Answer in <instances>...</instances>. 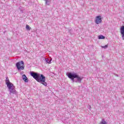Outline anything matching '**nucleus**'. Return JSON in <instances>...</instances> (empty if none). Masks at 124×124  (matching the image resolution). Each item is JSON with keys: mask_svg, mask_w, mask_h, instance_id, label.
Segmentation results:
<instances>
[{"mask_svg": "<svg viewBox=\"0 0 124 124\" xmlns=\"http://www.w3.org/2000/svg\"><path fill=\"white\" fill-rule=\"evenodd\" d=\"M89 109H90V110H91V108H92V107H91V106H89Z\"/></svg>", "mask_w": 124, "mask_h": 124, "instance_id": "ddd939ff", "label": "nucleus"}, {"mask_svg": "<svg viewBox=\"0 0 124 124\" xmlns=\"http://www.w3.org/2000/svg\"><path fill=\"white\" fill-rule=\"evenodd\" d=\"M46 5H49L50 4V1L51 0H45Z\"/></svg>", "mask_w": 124, "mask_h": 124, "instance_id": "1a4fd4ad", "label": "nucleus"}, {"mask_svg": "<svg viewBox=\"0 0 124 124\" xmlns=\"http://www.w3.org/2000/svg\"><path fill=\"white\" fill-rule=\"evenodd\" d=\"M5 82L7 87L9 89V92H10V94H11V93H13V94H16V90L15 89V86L12 83L10 82L8 78H6Z\"/></svg>", "mask_w": 124, "mask_h": 124, "instance_id": "7ed1b4c3", "label": "nucleus"}, {"mask_svg": "<svg viewBox=\"0 0 124 124\" xmlns=\"http://www.w3.org/2000/svg\"><path fill=\"white\" fill-rule=\"evenodd\" d=\"M101 47L104 49H107V48H108V45H107L105 46H101Z\"/></svg>", "mask_w": 124, "mask_h": 124, "instance_id": "f8f14e48", "label": "nucleus"}, {"mask_svg": "<svg viewBox=\"0 0 124 124\" xmlns=\"http://www.w3.org/2000/svg\"><path fill=\"white\" fill-rule=\"evenodd\" d=\"M66 75L68 78L71 79L73 82H75V83H81L82 80H83V78H81L77 73H68Z\"/></svg>", "mask_w": 124, "mask_h": 124, "instance_id": "f03ea898", "label": "nucleus"}, {"mask_svg": "<svg viewBox=\"0 0 124 124\" xmlns=\"http://www.w3.org/2000/svg\"><path fill=\"white\" fill-rule=\"evenodd\" d=\"M115 76H117V77H119V75H115Z\"/></svg>", "mask_w": 124, "mask_h": 124, "instance_id": "4468645a", "label": "nucleus"}, {"mask_svg": "<svg viewBox=\"0 0 124 124\" xmlns=\"http://www.w3.org/2000/svg\"><path fill=\"white\" fill-rule=\"evenodd\" d=\"M17 70H24L25 69V63L23 61H19L16 63Z\"/></svg>", "mask_w": 124, "mask_h": 124, "instance_id": "20e7f679", "label": "nucleus"}, {"mask_svg": "<svg viewBox=\"0 0 124 124\" xmlns=\"http://www.w3.org/2000/svg\"><path fill=\"white\" fill-rule=\"evenodd\" d=\"M22 77V79H23V81H24V82H25L26 83H28V82H29V79H28V78L27 77L26 75H23Z\"/></svg>", "mask_w": 124, "mask_h": 124, "instance_id": "423d86ee", "label": "nucleus"}, {"mask_svg": "<svg viewBox=\"0 0 124 124\" xmlns=\"http://www.w3.org/2000/svg\"><path fill=\"white\" fill-rule=\"evenodd\" d=\"M101 22H102V17H101V16H97L95 20V23L97 24V25H98V24H100Z\"/></svg>", "mask_w": 124, "mask_h": 124, "instance_id": "39448f33", "label": "nucleus"}, {"mask_svg": "<svg viewBox=\"0 0 124 124\" xmlns=\"http://www.w3.org/2000/svg\"><path fill=\"white\" fill-rule=\"evenodd\" d=\"M30 75L37 82L41 83L42 85L45 87H47V82H45L46 81V78L44 75L34 72H31Z\"/></svg>", "mask_w": 124, "mask_h": 124, "instance_id": "f257e3e1", "label": "nucleus"}, {"mask_svg": "<svg viewBox=\"0 0 124 124\" xmlns=\"http://www.w3.org/2000/svg\"><path fill=\"white\" fill-rule=\"evenodd\" d=\"M22 7H19V9H22Z\"/></svg>", "mask_w": 124, "mask_h": 124, "instance_id": "2eb2a0df", "label": "nucleus"}, {"mask_svg": "<svg viewBox=\"0 0 124 124\" xmlns=\"http://www.w3.org/2000/svg\"><path fill=\"white\" fill-rule=\"evenodd\" d=\"M98 39H105V36H104L102 35H100L98 36Z\"/></svg>", "mask_w": 124, "mask_h": 124, "instance_id": "6e6552de", "label": "nucleus"}, {"mask_svg": "<svg viewBox=\"0 0 124 124\" xmlns=\"http://www.w3.org/2000/svg\"><path fill=\"white\" fill-rule=\"evenodd\" d=\"M26 29L27 30V31H31V27L28 25H26Z\"/></svg>", "mask_w": 124, "mask_h": 124, "instance_id": "9b49d317", "label": "nucleus"}, {"mask_svg": "<svg viewBox=\"0 0 124 124\" xmlns=\"http://www.w3.org/2000/svg\"><path fill=\"white\" fill-rule=\"evenodd\" d=\"M99 124H108L104 119H102L101 122L99 123Z\"/></svg>", "mask_w": 124, "mask_h": 124, "instance_id": "0eeeda50", "label": "nucleus"}, {"mask_svg": "<svg viewBox=\"0 0 124 124\" xmlns=\"http://www.w3.org/2000/svg\"><path fill=\"white\" fill-rule=\"evenodd\" d=\"M46 62H47V63H51V62H52V59H46Z\"/></svg>", "mask_w": 124, "mask_h": 124, "instance_id": "9d476101", "label": "nucleus"}]
</instances>
